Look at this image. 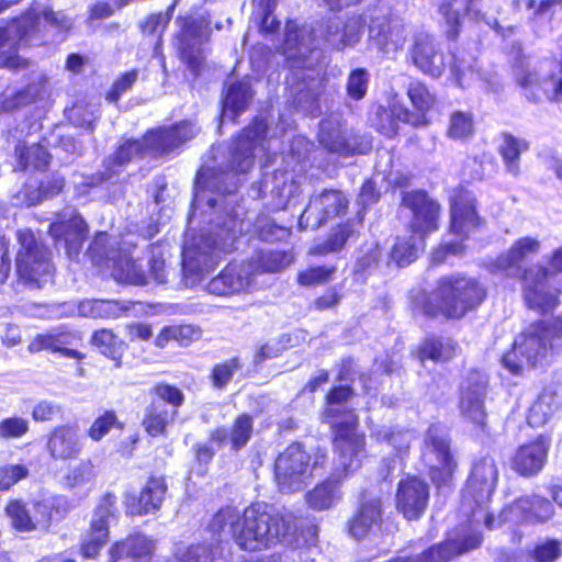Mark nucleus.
<instances>
[{
	"label": "nucleus",
	"mask_w": 562,
	"mask_h": 562,
	"mask_svg": "<svg viewBox=\"0 0 562 562\" xmlns=\"http://www.w3.org/2000/svg\"><path fill=\"white\" fill-rule=\"evenodd\" d=\"M267 124L262 120H255L245 128L234 143L232 149V171L214 170L203 167L196 176L195 194L192 202L191 220L199 209L205 205L215 209L218 199L211 196L217 192L221 203L224 204L223 213L216 215L212 236L201 234L198 237L187 239L182 251V269L186 282L193 286L198 284L205 273L215 268L222 252H229L235 248L237 238L247 233H256L267 241H273L286 236L288 232L276 225L269 218L263 217L251 224L250 218H241L243 210L236 209V198L232 192L237 183L235 173L247 172L254 165V158L270 149L266 139Z\"/></svg>",
	"instance_id": "f257e3e1"
},
{
	"label": "nucleus",
	"mask_w": 562,
	"mask_h": 562,
	"mask_svg": "<svg viewBox=\"0 0 562 562\" xmlns=\"http://www.w3.org/2000/svg\"><path fill=\"white\" fill-rule=\"evenodd\" d=\"M351 394L348 386H338L327 395L325 416L335 432V460L328 480L305 495L308 507L315 510L328 509L340 498L338 485L360 468L364 456V437L357 432V417L345 407Z\"/></svg>",
	"instance_id": "f03ea898"
},
{
	"label": "nucleus",
	"mask_w": 562,
	"mask_h": 562,
	"mask_svg": "<svg viewBox=\"0 0 562 562\" xmlns=\"http://www.w3.org/2000/svg\"><path fill=\"white\" fill-rule=\"evenodd\" d=\"M227 525L231 526L237 544L248 551L262 550L281 542L294 529L290 519L263 503L247 507L241 519H238L234 508L221 509L213 517L210 527L214 532H220Z\"/></svg>",
	"instance_id": "7ed1b4c3"
},
{
	"label": "nucleus",
	"mask_w": 562,
	"mask_h": 562,
	"mask_svg": "<svg viewBox=\"0 0 562 562\" xmlns=\"http://www.w3.org/2000/svg\"><path fill=\"white\" fill-rule=\"evenodd\" d=\"M521 279L526 305L541 314L553 311L562 292V246L552 252L547 266L529 267Z\"/></svg>",
	"instance_id": "20e7f679"
},
{
	"label": "nucleus",
	"mask_w": 562,
	"mask_h": 562,
	"mask_svg": "<svg viewBox=\"0 0 562 562\" xmlns=\"http://www.w3.org/2000/svg\"><path fill=\"white\" fill-rule=\"evenodd\" d=\"M485 295V288L473 278H445L422 310L428 315L441 313L447 317L460 318L477 307Z\"/></svg>",
	"instance_id": "39448f33"
},
{
	"label": "nucleus",
	"mask_w": 562,
	"mask_h": 562,
	"mask_svg": "<svg viewBox=\"0 0 562 562\" xmlns=\"http://www.w3.org/2000/svg\"><path fill=\"white\" fill-rule=\"evenodd\" d=\"M41 20L61 29H68L71 25L70 19L61 12H54L49 8L40 4L32 7L21 19L0 26V46L9 45L8 50L0 53V68L20 69L26 67V59L19 56L15 49L12 48L15 45L27 43L30 32L35 31Z\"/></svg>",
	"instance_id": "423d86ee"
},
{
	"label": "nucleus",
	"mask_w": 562,
	"mask_h": 562,
	"mask_svg": "<svg viewBox=\"0 0 562 562\" xmlns=\"http://www.w3.org/2000/svg\"><path fill=\"white\" fill-rule=\"evenodd\" d=\"M554 355L551 330L544 322L531 324L514 341L502 358L503 367L512 374L547 363Z\"/></svg>",
	"instance_id": "0eeeda50"
},
{
	"label": "nucleus",
	"mask_w": 562,
	"mask_h": 562,
	"mask_svg": "<svg viewBox=\"0 0 562 562\" xmlns=\"http://www.w3.org/2000/svg\"><path fill=\"white\" fill-rule=\"evenodd\" d=\"M20 249L16 255V271L21 280L31 288H42L52 276L47 249L29 229L18 232Z\"/></svg>",
	"instance_id": "6e6552de"
},
{
	"label": "nucleus",
	"mask_w": 562,
	"mask_h": 562,
	"mask_svg": "<svg viewBox=\"0 0 562 562\" xmlns=\"http://www.w3.org/2000/svg\"><path fill=\"white\" fill-rule=\"evenodd\" d=\"M311 457L301 443H292L277 458L276 482L282 493L302 491L312 477Z\"/></svg>",
	"instance_id": "1a4fd4ad"
},
{
	"label": "nucleus",
	"mask_w": 562,
	"mask_h": 562,
	"mask_svg": "<svg viewBox=\"0 0 562 562\" xmlns=\"http://www.w3.org/2000/svg\"><path fill=\"white\" fill-rule=\"evenodd\" d=\"M498 472L494 460L485 457L475 462L470 479L462 492V509L465 515H476L474 506L482 507L493 494Z\"/></svg>",
	"instance_id": "9d476101"
},
{
	"label": "nucleus",
	"mask_w": 562,
	"mask_h": 562,
	"mask_svg": "<svg viewBox=\"0 0 562 562\" xmlns=\"http://www.w3.org/2000/svg\"><path fill=\"white\" fill-rule=\"evenodd\" d=\"M423 457L429 467V475L436 484H443L451 477L456 463L450 454L446 436L439 427L431 426L428 429Z\"/></svg>",
	"instance_id": "9b49d317"
},
{
	"label": "nucleus",
	"mask_w": 562,
	"mask_h": 562,
	"mask_svg": "<svg viewBox=\"0 0 562 562\" xmlns=\"http://www.w3.org/2000/svg\"><path fill=\"white\" fill-rule=\"evenodd\" d=\"M254 288V265L249 262H232L217 277L209 282L206 290L211 294L227 296L247 293Z\"/></svg>",
	"instance_id": "f8f14e48"
},
{
	"label": "nucleus",
	"mask_w": 562,
	"mask_h": 562,
	"mask_svg": "<svg viewBox=\"0 0 562 562\" xmlns=\"http://www.w3.org/2000/svg\"><path fill=\"white\" fill-rule=\"evenodd\" d=\"M347 205L348 200L341 191L325 190L319 195L311 199L310 204L299 220V225L304 229L318 228L328 218L345 212Z\"/></svg>",
	"instance_id": "ddd939ff"
},
{
	"label": "nucleus",
	"mask_w": 562,
	"mask_h": 562,
	"mask_svg": "<svg viewBox=\"0 0 562 562\" xmlns=\"http://www.w3.org/2000/svg\"><path fill=\"white\" fill-rule=\"evenodd\" d=\"M403 204L411 210V231L414 235L425 239L426 235L438 229L440 207L425 192H407L403 196Z\"/></svg>",
	"instance_id": "4468645a"
},
{
	"label": "nucleus",
	"mask_w": 562,
	"mask_h": 562,
	"mask_svg": "<svg viewBox=\"0 0 562 562\" xmlns=\"http://www.w3.org/2000/svg\"><path fill=\"white\" fill-rule=\"evenodd\" d=\"M180 33L177 36V46L182 60L188 67L199 72L204 60L203 44L206 41V34L202 24L191 18L178 20Z\"/></svg>",
	"instance_id": "2eb2a0df"
},
{
	"label": "nucleus",
	"mask_w": 562,
	"mask_h": 562,
	"mask_svg": "<svg viewBox=\"0 0 562 562\" xmlns=\"http://www.w3.org/2000/svg\"><path fill=\"white\" fill-rule=\"evenodd\" d=\"M87 225L72 209L64 210L49 226V233L57 245L65 248L69 257L78 255L86 238Z\"/></svg>",
	"instance_id": "dca6fc26"
},
{
	"label": "nucleus",
	"mask_w": 562,
	"mask_h": 562,
	"mask_svg": "<svg viewBox=\"0 0 562 562\" xmlns=\"http://www.w3.org/2000/svg\"><path fill=\"white\" fill-rule=\"evenodd\" d=\"M429 499V487L423 480L412 476L401 480L397 486L396 509L408 519H418L425 512Z\"/></svg>",
	"instance_id": "f3484780"
},
{
	"label": "nucleus",
	"mask_w": 562,
	"mask_h": 562,
	"mask_svg": "<svg viewBox=\"0 0 562 562\" xmlns=\"http://www.w3.org/2000/svg\"><path fill=\"white\" fill-rule=\"evenodd\" d=\"M450 201V232L462 240L481 224L475 209V198L472 192L460 188L454 191Z\"/></svg>",
	"instance_id": "a211bd4d"
},
{
	"label": "nucleus",
	"mask_w": 562,
	"mask_h": 562,
	"mask_svg": "<svg viewBox=\"0 0 562 562\" xmlns=\"http://www.w3.org/2000/svg\"><path fill=\"white\" fill-rule=\"evenodd\" d=\"M116 498L114 495H105L97 506L92 520L89 538L82 542V553L87 558H94L108 541V527L114 519Z\"/></svg>",
	"instance_id": "6ab92c4d"
},
{
	"label": "nucleus",
	"mask_w": 562,
	"mask_h": 562,
	"mask_svg": "<svg viewBox=\"0 0 562 562\" xmlns=\"http://www.w3.org/2000/svg\"><path fill=\"white\" fill-rule=\"evenodd\" d=\"M407 30L398 19L375 18L369 26V41L379 50L389 54L403 48Z\"/></svg>",
	"instance_id": "aec40b11"
},
{
	"label": "nucleus",
	"mask_w": 562,
	"mask_h": 562,
	"mask_svg": "<svg viewBox=\"0 0 562 562\" xmlns=\"http://www.w3.org/2000/svg\"><path fill=\"white\" fill-rule=\"evenodd\" d=\"M549 447L550 439L546 436L520 446L513 458V469L525 476L537 474L546 463Z\"/></svg>",
	"instance_id": "412c9836"
},
{
	"label": "nucleus",
	"mask_w": 562,
	"mask_h": 562,
	"mask_svg": "<svg viewBox=\"0 0 562 562\" xmlns=\"http://www.w3.org/2000/svg\"><path fill=\"white\" fill-rule=\"evenodd\" d=\"M46 447L53 459L66 461L77 458L83 443L76 426L63 425L52 430Z\"/></svg>",
	"instance_id": "4be33fe9"
},
{
	"label": "nucleus",
	"mask_w": 562,
	"mask_h": 562,
	"mask_svg": "<svg viewBox=\"0 0 562 562\" xmlns=\"http://www.w3.org/2000/svg\"><path fill=\"white\" fill-rule=\"evenodd\" d=\"M167 485L162 477H150L142 488L139 495H128L125 499L128 515H147L157 510L164 499Z\"/></svg>",
	"instance_id": "5701e85b"
},
{
	"label": "nucleus",
	"mask_w": 562,
	"mask_h": 562,
	"mask_svg": "<svg viewBox=\"0 0 562 562\" xmlns=\"http://www.w3.org/2000/svg\"><path fill=\"white\" fill-rule=\"evenodd\" d=\"M400 122L413 126H422L427 123L423 115L413 114L396 98L390 101L387 109L380 108L376 112V128L387 137L396 135Z\"/></svg>",
	"instance_id": "b1692460"
},
{
	"label": "nucleus",
	"mask_w": 562,
	"mask_h": 562,
	"mask_svg": "<svg viewBox=\"0 0 562 562\" xmlns=\"http://www.w3.org/2000/svg\"><path fill=\"white\" fill-rule=\"evenodd\" d=\"M198 128L191 122H182L172 127L159 128L147 134V142H150L153 150L166 154L180 144L191 139Z\"/></svg>",
	"instance_id": "393cba45"
},
{
	"label": "nucleus",
	"mask_w": 562,
	"mask_h": 562,
	"mask_svg": "<svg viewBox=\"0 0 562 562\" xmlns=\"http://www.w3.org/2000/svg\"><path fill=\"white\" fill-rule=\"evenodd\" d=\"M412 58L423 72L432 77H439L446 66L442 53L436 48L434 40L428 35L416 40Z\"/></svg>",
	"instance_id": "a878e982"
},
{
	"label": "nucleus",
	"mask_w": 562,
	"mask_h": 562,
	"mask_svg": "<svg viewBox=\"0 0 562 562\" xmlns=\"http://www.w3.org/2000/svg\"><path fill=\"white\" fill-rule=\"evenodd\" d=\"M76 339L77 337L74 333L58 328L47 334L37 335L30 342L29 350L31 352H38L46 349L52 352H59L68 358L80 359L82 358L81 353L69 348Z\"/></svg>",
	"instance_id": "bb28decb"
},
{
	"label": "nucleus",
	"mask_w": 562,
	"mask_h": 562,
	"mask_svg": "<svg viewBox=\"0 0 562 562\" xmlns=\"http://www.w3.org/2000/svg\"><path fill=\"white\" fill-rule=\"evenodd\" d=\"M486 382L476 376L474 383H468L462 386L460 409L462 415L470 422L482 425L485 419V411L483 405V397L485 393Z\"/></svg>",
	"instance_id": "cd10ccee"
},
{
	"label": "nucleus",
	"mask_w": 562,
	"mask_h": 562,
	"mask_svg": "<svg viewBox=\"0 0 562 562\" xmlns=\"http://www.w3.org/2000/svg\"><path fill=\"white\" fill-rule=\"evenodd\" d=\"M531 502L529 496L520 497L506 506L497 518L486 515L484 519L486 528L494 529L506 524L509 526L532 525V519H529L531 518Z\"/></svg>",
	"instance_id": "c85d7f7f"
},
{
	"label": "nucleus",
	"mask_w": 562,
	"mask_h": 562,
	"mask_svg": "<svg viewBox=\"0 0 562 562\" xmlns=\"http://www.w3.org/2000/svg\"><path fill=\"white\" fill-rule=\"evenodd\" d=\"M541 243L539 239L525 236L517 239L507 252L502 254L495 261V267L499 270L510 272L519 271V263L529 256L537 255L540 251Z\"/></svg>",
	"instance_id": "c756f323"
},
{
	"label": "nucleus",
	"mask_w": 562,
	"mask_h": 562,
	"mask_svg": "<svg viewBox=\"0 0 562 562\" xmlns=\"http://www.w3.org/2000/svg\"><path fill=\"white\" fill-rule=\"evenodd\" d=\"M154 551V543L144 535H134L115 543L111 549V562H139Z\"/></svg>",
	"instance_id": "7c9ffc66"
},
{
	"label": "nucleus",
	"mask_w": 562,
	"mask_h": 562,
	"mask_svg": "<svg viewBox=\"0 0 562 562\" xmlns=\"http://www.w3.org/2000/svg\"><path fill=\"white\" fill-rule=\"evenodd\" d=\"M381 515V503L378 498L361 504L358 513L349 522V532L356 539H362L375 526Z\"/></svg>",
	"instance_id": "2f4dec72"
},
{
	"label": "nucleus",
	"mask_w": 562,
	"mask_h": 562,
	"mask_svg": "<svg viewBox=\"0 0 562 562\" xmlns=\"http://www.w3.org/2000/svg\"><path fill=\"white\" fill-rule=\"evenodd\" d=\"M262 187L265 190H270L274 196V209H284L292 199L299 195V186L285 172L274 175L263 180Z\"/></svg>",
	"instance_id": "473e14b6"
},
{
	"label": "nucleus",
	"mask_w": 562,
	"mask_h": 562,
	"mask_svg": "<svg viewBox=\"0 0 562 562\" xmlns=\"http://www.w3.org/2000/svg\"><path fill=\"white\" fill-rule=\"evenodd\" d=\"M561 403V398L555 392L544 390L530 407L529 425L532 427L543 426L558 412Z\"/></svg>",
	"instance_id": "72a5a7b5"
},
{
	"label": "nucleus",
	"mask_w": 562,
	"mask_h": 562,
	"mask_svg": "<svg viewBox=\"0 0 562 562\" xmlns=\"http://www.w3.org/2000/svg\"><path fill=\"white\" fill-rule=\"evenodd\" d=\"M251 98L252 92L247 82L229 86L223 100L222 120H235L247 108Z\"/></svg>",
	"instance_id": "f704fd0d"
},
{
	"label": "nucleus",
	"mask_w": 562,
	"mask_h": 562,
	"mask_svg": "<svg viewBox=\"0 0 562 562\" xmlns=\"http://www.w3.org/2000/svg\"><path fill=\"white\" fill-rule=\"evenodd\" d=\"M385 259V247L375 239L367 240L359 249L355 271L367 273L375 270Z\"/></svg>",
	"instance_id": "c9c22d12"
},
{
	"label": "nucleus",
	"mask_w": 562,
	"mask_h": 562,
	"mask_svg": "<svg viewBox=\"0 0 562 562\" xmlns=\"http://www.w3.org/2000/svg\"><path fill=\"white\" fill-rule=\"evenodd\" d=\"M176 409L169 411L166 404L161 402H153L146 409L143 425L150 436L164 434L166 426L172 422Z\"/></svg>",
	"instance_id": "e433bc0d"
},
{
	"label": "nucleus",
	"mask_w": 562,
	"mask_h": 562,
	"mask_svg": "<svg viewBox=\"0 0 562 562\" xmlns=\"http://www.w3.org/2000/svg\"><path fill=\"white\" fill-rule=\"evenodd\" d=\"M293 261L291 254L286 251H260L256 254L249 263L254 265L255 276L262 272H278L290 266Z\"/></svg>",
	"instance_id": "4c0bfd02"
},
{
	"label": "nucleus",
	"mask_w": 562,
	"mask_h": 562,
	"mask_svg": "<svg viewBox=\"0 0 562 562\" xmlns=\"http://www.w3.org/2000/svg\"><path fill=\"white\" fill-rule=\"evenodd\" d=\"M424 240L414 234L408 237H398L391 251V258L397 266L409 265L418 257L419 251L424 249Z\"/></svg>",
	"instance_id": "58836bf2"
},
{
	"label": "nucleus",
	"mask_w": 562,
	"mask_h": 562,
	"mask_svg": "<svg viewBox=\"0 0 562 562\" xmlns=\"http://www.w3.org/2000/svg\"><path fill=\"white\" fill-rule=\"evenodd\" d=\"M517 81L526 93L529 92L532 98H536L540 91L543 93L552 92V83H555L553 75H544L542 69L521 70L517 74Z\"/></svg>",
	"instance_id": "ea45409f"
},
{
	"label": "nucleus",
	"mask_w": 562,
	"mask_h": 562,
	"mask_svg": "<svg viewBox=\"0 0 562 562\" xmlns=\"http://www.w3.org/2000/svg\"><path fill=\"white\" fill-rule=\"evenodd\" d=\"M529 144L522 138L514 137L509 134L503 136V142L499 146V153L506 165V169L514 176L519 173V156L527 151Z\"/></svg>",
	"instance_id": "a19ab883"
},
{
	"label": "nucleus",
	"mask_w": 562,
	"mask_h": 562,
	"mask_svg": "<svg viewBox=\"0 0 562 562\" xmlns=\"http://www.w3.org/2000/svg\"><path fill=\"white\" fill-rule=\"evenodd\" d=\"M200 337V330L192 325L166 326L156 337V346L164 348L169 341H176L180 346H188Z\"/></svg>",
	"instance_id": "79ce46f5"
},
{
	"label": "nucleus",
	"mask_w": 562,
	"mask_h": 562,
	"mask_svg": "<svg viewBox=\"0 0 562 562\" xmlns=\"http://www.w3.org/2000/svg\"><path fill=\"white\" fill-rule=\"evenodd\" d=\"M113 277L120 282H126L135 285L146 283V276L142 268L126 255L115 260L113 257Z\"/></svg>",
	"instance_id": "37998d69"
},
{
	"label": "nucleus",
	"mask_w": 562,
	"mask_h": 562,
	"mask_svg": "<svg viewBox=\"0 0 562 562\" xmlns=\"http://www.w3.org/2000/svg\"><path fill=\"white\" fill-rule=\"evenodd\" d=\"M318 137L321 144L333 153L347 154L349 151L342 130L330 120L322 121Z\"/></svg>",
	"instance_id": "c03bdc74"
},
{
	"label": "nucleus",
	"mask_w": 562,
	"mask_h": 562,
	"mask_svg": "<svg viewBox=\"0 0 562 562\" xmlns=\"http://www.w3.org/2000/svg\"><path fill=\"white\" fill-rule=\"evenodd\" d=\"M146 154H160L153 150L150 142H147V135L142 140H128L121 145L109 162L113 161L114 165L123 166L124 164L143 157Z\"/></svg>",
	"instance_id": "a18cd8bd"
},
{
	"label": "nucleus",
	"mask_w": 562,
	"mask_h": 562,
	"mask_svg": "<svg viewBox=\"0 0 562 562\" xmlns=\"http://www.w3.org/2000/svg\"><path fill=\"white\" fill-rule=\"evenodd\" d=\"M19 165L23 169L34 168L42 169L48 166L50 155L40 144L31 146L19 145L15 148Z\"/></svg>",
	"instance_id": "49530a36"
},
{
	"label": "nucleus",
	"mask_w": 562,
	"mask_h": 562,
	"mask_svg": "<svg viewBox=\"0 0 562 562\" xmlns=\"http://www.w3.org/2000/svg\"><path fill=\"white\" fill-rule=\"evenodd\" d=\"M457 345L451 339L428 338L420 347V359L446 361L456 353Z\"/></svg>",
	"instance_id": "de8ad7c7"
},
{
	"label": "nucleus",
	"mask_w": 562,
	"mask_h": 562,
	"mask_svg": "<svg viewBox=\"0 0 562 562\" xmlns=\"http://www.w3.org/2000/svg\"><path fill=\"white\" fill-rule=\"evenodd\" d=\"M95 477L94 465L91 460H81L78 464L68 469L63 477L66 487L75 490L90 484Z\"/></svg>",
	"instance_id": "09e8293b"
},
{
	"label": "nucleus",
	"mask_w": 562,
	"mask_h": 562,
	"mask_svg": "<svg viewBox=\"0 0 562 562\" xmlns=\"http://www.w3.org/2000/svg\"><path fill=\"white\" fill-rule=\"evenodd\" d=\"M5 515L10 519L12 528L16 531H34L31 512L21 501H10L5 506Z\"/></svg>",
	"instance_id": "8fccbe9b"
},
{
	"label": "nucleus",
	"mask_w": 562,
	"mask_h": 562,
	"mask_svg": "<svg viewBox=\"0 0 562 562\" xmlns=\"http://www.w3.org/2000/svg\"><path fill=\"white\" fill-rule=\"evenodd\" d=\"M114 428H122L114 411H105L99 415L88 429V436L91 440L98 442L103 439Z\"/></svg>",
	"instance_id": "3c124183"
},
{
	"label": "nucleus",
	"mask_w": 562,
	"mask_h": 562,
	"mask_svg": "<svg viewBox=\"0 0 562 562\" xmlns=\"http://www.w3.org/2000/svg\"><path fill=\"white\" fill-rule=\"evenodd\" d=\"M352 229L348 224L338 226L327 238L326 241L313 247L310 250L311 255H326L340 250L350 235Z\"/></svg>",
	"instance_id": "603ef678"
},
{
	"label": "nucleus",
	"mask_w": 562,
	"mask_h": 562,
	"mask_svg": "<svg viewBox=\"0 0 562 562\" xmlns=\"http://www.w3.org/2000/svg\"><path fill=\"white\" fill-rule=\"evenodd\" d=\"M34 530H46L53 518L54 499L43 498L33 501L29 507Z\"/></svg>",
	"instance_id": "864d4df0"
},
{
	"label": "nucleus",
	"mask_w": 562,
	"mask_h": 562,
	"mask_svg": "<svg viewBox=\"0 0 562 562\" xmlns=\"http://www.w3.org/2000/svg\"><path fill=\"white\" fill-rule=\"evenodd\" d=\"M291 346V337L289 335L272 338L257 346L254 355L255 362L260 363L267 359L277 358Z\"/></svg>",
	"instance_id": "5fc2aeb1"
},
{
	"label": "nucleus",
	"mask_w": 562,
	"mask_h": 562,
	"mask_svg": "<svg viewBox=\"0 0 562 562\" xmlns=\"http://www.w3.org/2000/svg\"><path fill=\"white\" fill-rule=\"evenodd\" d=\"M119 311L115 301H86L79 305V313L86 317H117Z\"/></svg>",
	"instance_id": "6e6d98bb"
},
{
	"label": "nucleus",
	"mask_w": 562,
	"mask_h": 562,
	"mask_svg": "<svg viewBox=\"0 0 562 562\" xmlns=\"http://www.w3.org/2000/svg\"><path fill=\"white\" fill-rule=\"evenodd\" d=\"M407 95L414 108L418 111L416 114L423 115V117H425L426 112H428L435 103L434 95L429 92L427 87L419 81L411 82L407 89ZM424 120L426 121V119Z\"/></svg>",
	"instance_id": "4d7b16f0"
},
{
	"label": "nucleus",
	"mask_w": 562,
	"mask_h": 562,
	"mask_svg": "<svg viewBox=\"0 0 562 562\" xmlns=\"http://www.w3.org/2000/svg\"><path fill=\"white\" fill-rule=\"evenodd\" d=\"M92 344L106 357L115 359L123 349V344L108 329H101L93 334Z\"/></svg>",
	"instance_id": "13d9d810"
},
{
	"label": "nucleus",
	"mask_w": 562,
	"mask_h": 562,
	"mask_svg": "<svg viewBox=\"0 0 562 562\" xmlns=\"http://www.w3.org/2000/svg\"><path fill=\"white\" fill-rule=\"evenodd\" d=\"M252 432V422L251 417L243 414L240 415L234 423L231 435H229V441L232 445V448L237 450L244 447Z\"/></svg>",
	"instance_id": "bf43d9fd"
},
{
	"label": "nucleus",
	"mask_w": 562,
	"mask_h": 562,
	"mask_svg": "<svg viewBox=\"0 0 562 562\" xmlns=\"http://www.w3.org/2000/svg\"><path fill=\"white\" fill-rule=\"evenodd\" d=\"M473 132V119L470 113L454 112L450 116L448 135L454 139H462Z\"/></svg>",
	"instance_id": "052dcab7"
},
{
	"label": "nucleus",
	"mask_w": 562,
	"mask_h": 562,
	"mask_svg": "<svg viewBox=\"0 0 562 562\" xmlns=\"http://www.w3.org/2000/svg\"><path fill=\"white\" fill-rule=\"evenodd\" d=\"M97 104L77 103L69 110L68 117L75 125L92 130L93 123L97 119Z\"/></svg>",
	"instance_id": "680f3d73"
},
{
	"label": "nucleus",
	"mask_w": 562,
	"mask_h": 562,
	"mask_svg": "<svg viewBox=\"0 0 562 562\" xmlns=\"http://www.w3.org/2000/svg\"><path fill=\"white\" fill-rule=\"evenodd\" d=\"M336 272L335 267H312L302 271L299 277V283L302 285H317L331 280Z\"/></svg>",
	"instance_id": "e2e57ef3"
},
{
	"label": "nucleus",
	"mask_w": 562,
	"mask_h": 562,
	"mask_svg": "<svg viewBox=\"0 0 562 562\" xmlns=\"http://www.w3.org/2000/svg\"><path fill=\"white\" fill-rule=\"evenodd\" d=\"M30 473L25 464H5L0 467V490L7 491L25 479Z\"/></svg>",
	"instance_id": "0e129e2a"
},
{
	"label": "nucleus",
	"mask_w": 562,
	"mask_h": 562,
	"mask_svg": "<svg viewBox=\"0 0 562 562\" xmlns=\"http://www.w3.org/2000/svg\"><path fill=\"white\" fill-rule=\"evenodd\" d=\"M29 431V420L19 416L3 418L0 422V438H21Z\"/></svg>",
	"instance_id": "69168bd1"
},
{
	"label": "nucleus",
	"mask_w": 562,
	"mask_h": 562,
	"mask_svg": "<svg viewBox=\"0 0 562 562\" xmlns=\"http://www.w3.org/2000/svg\"><path fill=\"white\" fill-rule=\"evenodd\" d=\"M368 89V72L364 69H355L350 72L347 82V93L353 100L362 99Z\"/></svg>",
	"instance_id": "338daca9"
},
{
	"label": "nucleus",
	"mask_w": 562,
	"mask_h": 562,
	"mask_svg": "<svg viewBox=\"0 0 562 562\" xmlns=\"http://www.w3.org/2000/svg\"><path fill=\"white\" fill-rule=\"evenodd\" d=\"M562 554L561 542L549 539L538 544L533 550V558L537 562H554Z\"/></svg>",
	"instance_id": "774afa93"
}]
</instances>
